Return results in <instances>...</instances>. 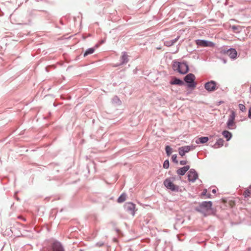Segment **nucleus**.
I'll use <instances>...</instances> for the list:
<instances>
[{
    "label": "nucleus",
    "instance_id": "nucleus-28",
    "mask_svg": "<svg viewBox=\"0 0 251 251\" xmlns=\"http://www.w3.org/2000/svg\"><path fill=\"white\" fill-rule=\"evenodd\" d=\"M187 163V161L186 160H182L180 161V164L181 165H184L186 164Z\"/></svg>",
    "mask_w": 251,
    "mask_h": 251
},
{
    "label": "nucleus",
    "instance_id": "nucleus-14",
    "mask_svg": "<svg viewBox=\"0 0 251 251\" xmlns=\"http://www.w3.org/2000/svg\"><path fill=\"white\" fill-rule=\"evenodd\" d=\"M170 83L171 84H177L179 85H182L184 84L183 81L176 77L173 78Z\"/></svg>",
    "mask_w": 251,
    "mask_h": 251
},
{
    "label": "nucleus",
    "instance_id": "nucleus-34",
    "mask_svg": "<svg viewBox=\"0 0 251 251\" xmlns=\"http://www.w3.org/2000/svg\"><path fill=\"white\" fill-rule=\"evenodd\" d=\"M249 189L251 190V185L250 186V187H249Z\"/></svg>",
    "mask_w": 251,
    "mask_h": 251
},
{
    "label": "nucleus",
    "instance_id": "nucleus-24",
    "mask_svg": "<svg viewBox=\"0 0 251 251\" xmlns=\"http://www.w3.org/2000/svg\"><path fill=\"white\" fill-rule=\"evenodd\" d=\"M166 153L169 156L172 153V148L169 146H167L165 148Z\"/></svg>",
    "mask_w": 251,
    "mask_h": 251
},
{
    "label": "nucleus",
    "instance_id": "nucleus-25",
    "mask_svg": "<svg viewBox=\"0 0 251 251\" xmlns=\"http://www.w3.org/2000/svg\"><path fill=\"white\" fill-rule=\"evenodd\" d=\"M169 167V162L168 160H165L163 163V167L165 169L168 168Z\"/></svg>",
    "mask_w": 251,
    "mask_h": 251
},
{
    "label": "nucleus",
    "instance_id": "nucleus-10",
    "mask_svg": "<svg viewBox=\"0 0 251 251\" xmlns=\"http://www.w3.org/2000/svg\"><path fill=\"white\" fill-rule=\"evenodd\" d=\"M52 249L53 251H64L61 244L58 242L52 244Z\"/></svg>",
    "mask_w": 251,
    "mask_h": 251
},
{
    "label": "nucleus",
    "instance_id": "nucleus-26",
    "mask_svg": "<svg viewBox=\"0 0 251 251\" xmlns=\"http://www.w3.org/2000/svg\"><path fill=\"white\" fill-rule=\"evenodd\" d=\"M239 108L240 110L242 111H244L246 109V107L244 104H239Z\"/></svg>",
    "mask_w": 251,
    "mask_h": 251
},
{
    "label": "nucleus",
    "instance_id": "nucleus-3",
    "mask_svg": "<svg viewBox=\"0 0 251 251\" xmlns=\"http://www.w3.org/2000/svg\"><path fill=\"white\" fill-rule=\"evenodd\" d=\"M196 43L201 47H213L214 46V44L213 42L202 40H197Z\"/></svg>",
    "mask_w": 251,
    "mask_h": 251
},
{
    "label": "nucleus",
    "instance_id": "nucleus-30",
    "mask_svg": "<svg viewBox=\"0 0 251 251\" xmlns=\"http://www.w3.org/2000/svg\"><path fill=\"white\" fill-rule=\"evenodd\" d=\"M249 117L251 119V108L249 110Z\"/></svg>",
    "mask_w": 251,
    "mask_h": 251
},
{
    "label": "nucleus",
    "instance_id": "nucleus-4",
    "mask_svg": "<svg viewBox=\"0 0 251 251\" xmlns=\"http://www.w3.org/2000/svg\"><path fill=\"white\" fill-rule=\"evenodd\" d=\"M235 117V113L233 112H232L231 114L229 117V119L227 123V126L228 128L230 129L234 128L235 126L234 123Z\"/></svg>",
    "mask_w": 251,
    "mask_h": 251
},
{
    "label": "nucleus",
    "instance_id": "nucleus-33",
    "mask_svg": "<svg viewBox=\"0 0 251 251\" xmlns=\"http://www.w3.org/2000/svg\"><path fill=\"white\" fill-rule=\"evenodd\" d=\"M212 192L213 193H216V189H213V190H212Z\"/></svg>",
    "mask_w": 251,
    "mask_h": 251
},
{
    "label": "nucleus",
    "instance_id": "nucleus-16",
    "mask_svg": "<svg viewBox=\"0 0 251 251\" xmlns=\"http://www.w3.org/2000/svg\"><path fill=\"white\" fill-rule=\"evenodd\" d=\"M209 139L207 137H201L199 138H198L196 141V142L197 144L199 143H206L208 141Z\"/></svg>",
    "mask_w": 251,
    "mask_h": 251
},
{
    "label": "nucleus",
    "instance_id": "nucleus-18",
    "mask_svg": "<svg viewBox=\"0 0 251 251\" xmlns=\"http://www.w3.org/2000/svg\"><path fill=\"white\" fill-rule=\"evenodd\" d=\"M126 195L125 194H122L118 199L117 201L119 203H121L125 201L126 200Z\"/></svg>",
    "mask_w": 251,
    "mask_h": 251
},
{
    "label": "nucleus",
    "instance_id": "nucleus-7",
    "mask_svg": "<svg viewBox=\"0 0 251 251\" xmlns=\"http://www.w3.org/2000/svg\"><path fill=\"white\" fill-rule=\"evenodd\" d=\"M204 87L208 91H213L217 89L216 83L213 80L206 83Z\"/></svg>",
    "mask_w": 251,
    "mask_h": 251
},
{
    "label": "nucleus",
    "instance_id": "nucleus-23",
    "mask_svg": "<svg viewBox=\"0 0 251 251\" xmlns=\"http://www.w3.org/2000/svg\"><path fill=\"white\" fill-rule=\"evenodd\" d=\"M251 194V191L249 188L246 190L243 193V195L244 196V197L245 198L249 197Z\"/></svg>",
    "mask_w": 251,
    "mask_h": 251
},
{
    "label": "nucleus",
    "instance_id": "nucleus-2",
    "mask_svg": "<svg viewBox=\"0 0 251 251\" xmlns=\"http://www.w3.org/2000/svg\"><path fill=\"white\" fill-rule=\"evenodd\" d=\"M195 79V76L192 74H189L184 77V80L187 83H189V87H195L196 85L193 83Z\"/></svg>",
    "mask_w": 251,
    "mask_h": 251
},
{
    "label": "nucleus",
    "instance_id": "nucleus-21",
    "mask_svg": "<svg viewBox=\"0 0 251 251\" xmlns=\"http://www.w3.org/2000/svg\"><path fill=\"white\" fill-rule=\"evenodd\" d=\"M232 29L234 32L236 33H239L240 32V30L241 29V26H236V25H232L231 26Z\"/></svg>",
    "mask_w": 251,
    "mask_h": 251
},
{
    "label": "nucleus",
    "instance_id": "nucleus-31",
    "mask_svg": "<svg viewBox=\"0 0 251 251\" xmlns=\"http://www.w3.org/2000/svg\"><path fill=\"white\" fill-rule=\"evenodd\" d=\"M43 251H49V250L48 248H44L43 249Z\"/></svg>",
    "mask_w": 251,
    "mask_h": 251
},
{
    "label": "nucleus",
    "instance_id": "nucleus-1",
    "mask_svg": "<svg viewBox=\"0 0 251 251\" xmlns=\"http://www.w3.org/2000/svg\"><path fill=\"white\" fill-rule=\"evenodd\" d=\"M173 68L175 70H176L182 74H186L189 71L188 65L185 63H180L179 62H174Z\"/></svg>",
    "mask_w": 251,
    "mask_h": 251
},
{
    "label": "nucleus",
    "instance_id": "nucleus-19",
    "mask_svg": "<svg viewBox=\"0 0 251 251\" xmlns=\"http://www.w3.org/2000/svg\"><path fill=\"white\" fill-rule=\"evenodd\" d=\"M122 63H126L128 62V55L126 52H124L122 56Z\"/></svg>",
    "mask_w": 251,
    "mask_h": 251
},
{
    "label": "nucleus",
    "instance_id": "nucleus-13",
    "mask_svg": "<svg viewBox=\"0 0 251 251\" xmlns=\"http://www.w3.org/2000/svg\"><path fill=\"white\" fill-rule=\"evenodd\" d=\"M189 166H185L181 168H180L177 170V174L183 176L185 175L186 172L189 169Z\"/></svg>",
    "mask_w": 251,
    "mask_h": 251
},
{
    "label": "nucleus",
    "instance_id": "nucleus-29",
    "mask_svg": "<svg viewBox=\"0 0 251 251\" xmlns=\"http://www.w3.org/2000/svg\"><path fill=\"white\" fill-rule=\"evenodd\" d=\"M207 193V189H205L203 190V192L201 193V196H206Z\"/></svg>",
    "mask_w": 251,
    "mask_h": 251
},
{
    "label": "nucleus",
    "instance_id": "nucleus-17",
    "mask_svg": "<svg viewBox=\"0 0 251 251\" xmlns=\"http://www.w3.org/2000/svg\"><path fill=\"white\" fill-rule=\"evenodd\" d=\"M222 134L224 137L226 139L227 141L229 140L232 136L231 133L227 130H224Z\"/></svg>",
    "mask_w": 251,
    "mask_h": 251
},
{
    "label": "nucleus",
    "instance_id": "nucleus-32",
    "mask_svg": "<svg viewBox=\"0 0 251 251\" xmlns=\"http://www.w3.org/2000/svg\"><path fill=\"white\" fill-rule=\"evenodd\" d=\"M210 196H211V195L210 194H206V195L205 196H206V198H210Z\"/></svg>",
    "mask_w": 251,
    "mask_h": 251
},
{
    "label": "nucleus",
    "instance_id": "nucleus-22",
    "mask_svg": "<svg viewBox=\"0 0 251 251\" xmlns=\"http://www.w3.org/2000/svg\"><path fill=\"white\" fill-rule=\"evenodd\" d=\"M176 40H177V39H176L175 40H171L170 41H166L165 43V44L166 46H167L168 47L171 46L176 41Z\"/></svg>",
    "mask_w": 251,
    "mask_h": 251
},
{
    "label": "nucleus",
    "instance_id": "nucleus-5",
    "mask_svg": "<svg viewBox=\"0 0 251 251\" xmlns=\"http://www.w3.org/2000/svg\"><path fill=\"white\" fill-rule=\"evenodd\" d=\"M164 184L167 188L172 191L177 190L178 189V187L175 185L170 179H166L164 181Z\"/></svg>",
    "mask_w": 251,
    "mask_h": 251
},
{
    "label": "nucleus",
    "instance_id": "nucleus-6",
    "mask_svg": "<svg viewBox=\"0 0 251 251\" xmlns=\"http://www.w3.org/2000/svg\"><path fill=\"white\" fill-rule=\"evenodd\" d=\"M125 208L132 216L135 214V205L132 202H127L125 205Z\"/></svg>",
    "mask_w": 251,
    "mask_h": 251
},
{
    "label": "nucleus",
    "instance_id": "nucleus-12",
    "mask_svg": "<svg viewBox=\"0 0 251 251\" xmlns=\"http://www.w3.org/2000/svg\"><path fill=\"white\" fill-rule=\"evenodd\" d=\"M226 54L232 59H235L237 57V52L234 49H230L226 51Z\"/></svg>",
    "mask_w": 251,
    "mask_h": 251
},
{
    "label": "nucleus",
    "instance_id": "nucleus-27",
    "mask_svg": "<svg viewBox=\"0 0 251 251\" xmlns=\"http://www.w3.org/2000/svg\"><path fill=\"white\" fill-rule=\"evenodd\" d=\"M176 157H177L176 155L174 154L172 156V159L174 162L177 163L178 161L176 159Z\"/></svg>",
    "mask_w": 251,
    "mask_h": 251
},
{
    "label": "nucleus",
    "instance_id": "nucleus-11",
    "mask_svg": "<svg viewBox=\"0 0 251 251\" xmlns=\"http://www.w3.org/2000/svg\"><path fill=\"white\" fill-rule=\"evenodd\" d=\"M191 147L189 146H186L179 148L178 149L179 154L181 156H183L185 153L189 152L191 150Z\"/></svg>",
    "mask_w": 251,
    "mask_h": 251
},
{
    "label": "nucleus",
    "instance_id": "nucleus-8",
    "mask_svg": "<svg viewBox=\"0 0 251 251\" xmlns=\"http://www.w3.org/2000/svg\"><path fill=\"white\" fill-rule=\"evenodd\" d=\"M188 180L190 181L194 182L198 177V175L194 170H191L188 175Z\"/></svg>",
    "mask_w": 251,
    "mask_h": 251
},
{
    "label": "nucleus",
    "instance_id": "nucleus-20",
    "mask_svg": "<svg viewBox=\"0 0 251 251\" xmlns=\"http://www.w3.org/2000/svg\"><path fill=\"white\" fill-rule=\"evenodd\" d=\"M94 52V49L93 48H89L84 53V56L85 57L89 54H92Z\"/></svg>",
    "mask_w": 251,
    "mask_h": 251
},
{
    "label": "nucleus",
    "instance_id": "nucleus-15",
    "mask_svg": "<svg viewBox=\"0 0 251 251\" xmlns=\"http://www.w3.org/2000/svg\"><path fill=\"white\" fill-rule=\"evenodd\" d=\"M224 140L222 139H219L214 145V148L217 149L222 147L224 145Z\"/></svg>",
    "mask_w": 251,
    "mask_h": 251
},
{
    "label": "nucleus",
    "instance_id": "nucleus-9",
    "mask_svg": "<svg viewBox=\"0 0 251 251\" xmlns=\"http://www.w3.org/2000/svg\"><path fill=\"white\" fill-rule=\"evenodd\" d=\"M212 205L211 201H203L201 203L200 207L201 209L209 210L211 209Z\"/></svg>",
    "mask_w": 251,
    "mask_h": 251
}]
</instances>
